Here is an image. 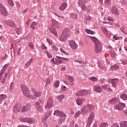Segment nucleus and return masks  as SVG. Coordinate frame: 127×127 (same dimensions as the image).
Returning <instances> with one entry per match:
<instances>
[{"mask_svg": "<svg viewBox=\"0 0 127 127\" xmlns=\"http://www.w3.org/2000/svg\"><path fill=\"white\" fill-rule=\"evenodd\" d=\"M28 46L31 49H33L34 48V45L33 44V43L32 42H29L28 43Z\"/></svg>", "mask_w": 127, "mask_h": 127, "instance_id": "obj_52", "label": "nucleus"}, {"mask_svg": "<svg viewBox=\"0 0 127 127\" xmlns=\"http://www.w3.org/2000/svg\"><path fill=\"white\" fill-rule=\"evenodd\" d=\"M5 23L6 24L9 25L12 28H14L15 26V24L12 21H6Z\"/></svg>", "mask_w": 127, "mask_h": 127, "instance_id": "obj_22", "label": "nucleus"}, {"mask_svg": "<svg viewBox=\"0 0 127 127\" xmlns=\"http://www.w3.org/2000/svg\"><path fill=\"white\" fill-rule=\"evenodd\" d=\"M47 42L48 43H49V44L52 45L53 43L49 38H47Z\"/></svg>", "mask_w": 127, "mask_h": 127, "instance_id": "obj_59", "label": "nucleus"}, {"mask_svg": "<svg viewBox=\"0 0 127 127\" xmlns=\"http://www.w3.org/2000/svg\"><path fill=\"white\" fill-rule=\"evenodd\" d=\"M95 106L88 104H86V105H85V107H84L83 108H82L81 109V112L85 114V113H87V112H89L90 111H92V110H95Z\"/></svg>", "mask_w": 127, "mask_h": 127, "instance_id": "obj_6", "label": "nucleus"}, {"mask_svg": "<svg viewBox=\"0 0 127 127\" xmlns=\"http://www.w3.org/2000/svg\"><path fill=\"white\" fill-rule=\"evenodd\" d=\"M16 31L17 32V34L18 35L19 33L21 31L20 28H16Z\"/></svg>", "mask_w": 127, "mask_h": 127, "instance_id": "obj_61", "label": "nucleus"}, {"mask_svg": "<svg viewBox=\"0 0 127 127\" xmlns=\"http://www.w3.org/2000/svg\"><path fill=\"white\" fill-rule=\"evenodd\" d=\"M56 62L58 63V64H55L57 65H59L63 63V60H62V58L59 57H56Z\"/></svg>", "mask_w": 127, "mask_h": 127, "instance_id": "obj_24", "label": "nucleus"}, {"mask_svg": "<svg viewBox=\"0 0 127 127\" xmlns=\"http://www.w3.org/2000/svg\"><path fill=\"white\" fill-rule=\"evenodd\" d=\"M49 30L50 32L51 33L53 34L55 36L58 37V33L57 32L56 28H55L51 26V27H49Z\"/></svg>", "mask_w": 127, "mask_h": 127, "instance_id": "obj_15", "label": "nucleus"}, {"mask_svg": "<svg viewBox=\"0 0 127 127\" xmlns=\"http://www.w3.org/2000/svg\"><path fill=\"white\" fill-rule=\"evenodd\" d=\"M113 39L116 40H120V39H122V37H118L116 35H114L113 36Z\"/></svg>", "mask_w": 127, "mask_h": 127, "instance_id": "obj_49", "label": "nucleus"}, {"mask_svg": "<svg viewBox=\"0 0 127 127\" xmlns=\"http://www.w3.org/2000/svg\"><path fill=\"white\" fill-rule=\"evenodd\" d=\"M119 68V67L118 65H114L111 67L110 70L111 71H115L116 70L118 69Z\"/></svg>", "mask_w": 127, "mask_h": 127, "instance_id": "obj_31", "label": "nucleus"}, {"mask_svg": "<svg viewBox=\"0 0 127 127\" xmlns=\"http://www.w3.org/2000/svg\"><path fill=\"white\" fill-rule=\"evenodd\" d=\"M108 81L109 83L102 86L103 89H104V90H107V91H110V92H113V90L111 87L112 86L113 87H116V83L119 82V79L117 78H110L108 80Z\"/></svg>", "mask_w": 127, "mask_h": 127, "instance_id": "obj_1", "label": "nucleus"}, {"mask_svg": "<svg viewBox=\"0 0 127 127\" xmlns=\"http://www.w3.org/2000/svg\"><path fill=\"white\" fill-rule=\"evenodd\" d=\"M21 109V107L19 104H16L14 106L13 111L15 113H17L18 112H22Z\"/></svg>", "mask_w": 127, "mask_h": 127, "instance_id": "obj_17", "label": "nucleus"}, {"mask_svg": "<svg viewBox=\"0 0 127 127\" xmlns=\"http://www.w3.org/2000/svg\"><path fill=\"white\" fill-rule=\"evenodd\" d=\"M109 53L111 57L112 58H114L116 56L115 52H114V51H113L112 50H111V51H110Z\"/></svg>", "mask_w": 127, "mask_h": 127, "instance_id": "obj_33", "label": "nucleus"}, {"mask_svg": "<svg viewBox=\"0 0 127 127\" xmlns=\"http://www.w3.org/2000/svg\"><path fill=\"white\" fill-rule=\"evenodd\" d=\"M120 64H123V65H126L127 64V60H123L122 61H121V63H120Z\"/></svg>", "mask_w": 127, "mask_h": 127, "instance_id": "obj_54", "label": "nucleus"}, {"mask_svg": "<svg viewBox=\"0 0 127 127\" xmlns=\"http://www.w3.org/2000/svg\"><path fill=\"white\" fill-rule=\"evenodd\" d=\"M101 29L102 31L104 33V34L105 35H107L108 31H107V28H106V27H105L104 26H102L101 27Z\"/></svg>", "mask_w": 127, "mask_h": 127, "instance_id": "obj_32", "label": "nucleus"}, {"mask_svg": "<svg viewBox=\"0 0 127 127\" xmlns=\"http://www.w3.org/2000/svg\"><path fill=\"white\" fill-rule=\"evenodd\" d=\"M71 34V31L69 29L66 28L63 31V33L60 37V40L61 42H65L68 37L70 36Z\"/></svg>", "mask_w": 127, "mask_h": 127, "instance_id": "obj_4", "label": "nucleus"}, {"mask_svg": "<svg viewBox=\"0 0 127 127\" xmlns=\"http://www.w3.org/2000/svg\"><path fill=\"white\" fill-rule=\"evenodd\" d=\"M89 79L92 81H94V82H96L98 80V79L95 77H91Z\"/></svg>", "mask_w": 127, "mask_h": 127, "instance_id": "obj_50", "label": "nucleus"}, {"mask_svg": "<svg viewBox=\"0 0 127 127\" xmlns=\"http://www.w3.org/2000/svg\"><path fill=\"white\" fill-rule=\"evenodd\" d=\"M74 124H75L74 121H72L70 122V126H69V127H73V126H74Z\"/></svg>", "mask_w": 127, "mask_h": 127, "instance_id": "obj_60", "label": "nucleus"}, {"mask_svg": "<svg viewBox=\"0 0 127 127\" xmlns=\"http://www.w3.org/2000/svg\"><path fill=\"white\" fill-rule=\"evenodd\" d=\"M60 118L59 119V125H62V123L65 120V118H66V117H60Z\"/></svg>", "mask_w": 127, "mask_h": 127, "instance_id": "obj_30", "label": "nucleus"}, {"mask_svg": "<svg viewBox=\"0 0 127 127\" xmlns=\"http://www.w3.org/2000/svg\"><path fill=\"white\" fill-rule=\"evenodd\" d=\"M0 12L1 14L3 15V16H7V15H8V12H7L6 8H5L4 6L0 8Z\"/></svg>", "mask_w": 127, "mask_h": 127, "instance_id": "obj_14", "label": "nucleus"}, {"mask_svg": "<svg viewBox=\"0 0 127 127\" xmlns=\"http://www.w3.org/2000/svg\"><path fill=\"white\" fill-rule=\"evenodd\" d=\"M6 99V95L4 94H1L0 96V103L2 99Z\"/></svg>", "mask_w": 127, "mask_h": 127, "instance_id": "obj_40", "label": "nucleus"}, {"mask_svg": "<svg viewBox=\"0 0 127 127\" xmlns=\"http://www.w3.org/2000/svg\"><path fill=\"white\" fill-rule=\"evenodd\" d=\"M31 108V104L30 103H28L26 106L23 107L21 108V112H25L26 111H29Z\"/></svg>", "mask_w": 127, "mask_h": 127, "instance_id": "obj_16", "label": "nucleus"}, {"mask_svg": "<svg viewBox=\"0 0 127 127\" xmlns=\"http://www.w3.org/2000/svg\"><path fill=\"white\" fill-rule=\"evenodd\" d=\"M85 31L86 32V33L88 34H90L91 35H93L94 34V31H92L90 29H86Z\"/></svg>", "mask_w": 127, "mask_h": 127, "instance_id": "obj_41", "label": "nucleus"}, {"mask_svg": "<svg viewBox=\"0 0 127 127\" xmlns=\"http://www.w3.org/2000/svg\"><path fill=\"white\" fill-rule=\"evenodd\" d=\"M76 96L77 97L83 96V94H82V90H80V91H79L78 92H77L76 93Z\"/></svg>", "mask_w": 127, "mask_h": 127, "instance_id": "obj_38", "label": "nucleus"}, {"mask_svg": "<svg viewBox=\"0 0 127 127\" xmlns=\"http://www.w3.org/2000/svg\"><path fill=\"white\" fill-rule=\"evenodd\" d=\"M14 88V84L13 83H11L10 85V90L11 92H12V90Z\"/></svg>", "mask_w": 127, "mask_h": 127, "instance_id": "obj_56", "label": "nucleus"}, {"mask_svg": "<svg viewBox=\"0 0 127 127\" xmlns=\"http://www.w3.org/2000/svg\"><path fill=\"white\" fill-rule=\"evenodd\" d=\"M113 127H119V124H117V123H115L114 125H112Z\"/></svg>", "mask_w": 127, "mask_h": 127, "instance_id": "obj_64", "label": "nucleus"}, {"mask_svg": "<svg viewBox=\"0 0 127 127\" xmlns=\"http://www.w3.org/2000/svg\"><path fill=\"white\" fill-rule=\"evenodd\" d=\"M120 127H127V122L122 121L120 122Z\"/></svg>", "mask_w": 127, "mask_h": 127, "instance_id": "obj_29", "label": "nucleus"}, {"mask_svg": "<svg viewBox=\"0 0 127 127\" xmlns=\"http://www.w3.org/2000/svg\"><path fill=\"white\" fill-rule=\"evenodd\" d=\"M53 106V102L52 98L51 97H49V99H48V103H47V105L45 106V109L49 110L52 108Z\"/></svg>", "mask_w": 127, "mask_h": 127, "instance_id": "obj_9", "label": "nucleus"}, {"mask_svg": "<svg viewBox=\"0 0 127 127\" xmlns=\"http://www.w3.org/2000/svg\"><path fill=\"white\" fill-rule=\"evenodd\" d=\"M126 107V105L123 103H118L117 105L114 106V108L116 110H117L119 111H122L124 110V108Z\"/></svg>", "mask_w": 127, "mask_h": 127, "instance_id": "obj_11", "label": "nucleus"}, {"mask_svg": "<svg viewBox=\"0 0 127 127\" xmlns=\"http://www.w3.org/2000/svg\"><path fill=\"white\" fill-rule=\"evenodd\" d=\"M111 12L113 14H116L118 15L119 14V12L118 11L117 8L116 6H113L112 10H111Z\"/></svg>", "mask_w": 127, "mask_h": 127, "instance_id": "obj_21", "label": "nucleus"}, {"mask_svg": "<svg viewBox=\"0 0 127 127\" xmlns=\"http://www.w3.org/2000/svg\"><path fill=\"white\" fill-rule=\"evenodd\" d=\"M21 88L25 97L29 98L30 100H32V98H33L32 90L30 91L28 87L24 84H22L21 85Z\"/></svg>", "mask_w": 127, "mask_h": 127, "instance_id": "obj_2", "label": "nucleus"}, {"mask_svg": "<svg viewBox=\"0 0 127 127\" xmlns=\"http://www.w3.org/2000/svg\"><path fill=\"white\" fill-rule=\"evenodd\" d=\"M67 6V3L66 2L63 3L60 7L61 10H64Z\"/></svg>", "mask_w": 127, "mask_h": 127, "instance_id": "obj_27", "label": "nucleus"}, {"mask_svg": "<svg viewBox=\"0 0 127 127\" xmlns=\"http://www.w3.org/2000/svg\"><path fill=\"white\" fill-rule=\"evenodd\" d=\"M60 51L64 54H67V52L65 51V50H64V49H63L62 48H60Z\"/></svg>", "mask_w": 127, "mask_h": 127, "instance_id": "obj_58", "label": "nucleus"}, {"mask_svg": "<svg viewBox=\"0 0 127 127\" xmlns=\"http://www.w3.org/2000/svg\"><path fill=\"white\" fill-rule=\"evenodd\" d=\"M37 25V23H36V22L34 21L33 22L32 24L31 25V28H32L33 30L35 29V26Z\"/></svg>", "mask_w": 127, "mask_h": 127, "instance_id": "obj_43", "label": "nucleus"}, {"mask_svg": "<svg viewBox=\"0 0 127 127\" xmlns=\"http://www.w3.org/2000/svg\"><path fill=\"white\" fill-rule=\"evenodd\" d=\"M103 87L102 86H100L99 85H95L94 87V90L96 92H97L98 93H100V92H102L103 91Z\"/></svg>", "mask_w": 127, "mask_h": 127, "instance_id": "obj_20", "label": "nucleus"}, {"mask_svg": "<svg viewBox=\"0 0 127 127\" xmlns=\"http://www.w3.org/2000/svg\"><path fill=\"white\" fill-rule=\"evenodd\" d=\"M68 82L69 83V85L72 86L74 84V77L73 76H69L68 77Z\"/></svg>", "mask_w": 127, "mask_h": 127, "instance_id": "obj_25", "label": "nucleus"}, {"mask_svg": "<svg viewBox=\"0 0 127 127\" xmlns=\"http://www.w3.org/2000/svg\"><path fill=\"white\" fill-rule=\"evenodd\" d=\"M94 118H95V113L93 112H91L90 113V114L89 115V117L87 120V123L86 125V127H90V126L91 124V123L94 120Z\"/></svg>", "mask_w": 127, "mask_h": 127, "instance_id": "obj_7", "label": "nucleus"}, {"mask_svg": "<svg viewBox=\"0 0 127 127\" xmlns=\"http://www.w3.org/2000/svg\"><path fill=\"white\" fill-rule=\"evenodd\" d=\"M111 1V0H105V3H106V4H108L110 3Z\"/></svg>", "mask_w": 127, "mask_h": 127, "instance_id": "obj_63", "label": "nucleus"}, {"mask_svg": "<svg viewBox=\"0 0 127 127\" xmlns=\"http://www.w3.org/2000/svg\"><path fill=\"white\" fill-rule=\"evenodd\" d=\"M50 62L54 64H58V63L57 62H56V60H55V61L54 58H53L52 59H51V60H50Z\"/></svg>", "mask_w": 127, "mask_h": 127, "instance_id": "obj_53", "label": "nucleus"}, {"mask_svg": "<svg viewBox=\"0 0 127 127\" xmlns=\"http://www.w3.org/2000/svg\"><path fill=\"white\" fill-rule=\"evenodd\" d=\"M51 84V80L50 78H47L46 82V87L48 86V85H50Z\"/></svg>", "mask_w": 127, "mask_h": 127, "instance_id": "obj_47", "label": "nucleus"}, {"mask_svg": "<svg viewBox=\"0 0 127 127\" xmlns=\"http://www.w3.org/2000/svg\"><path fill=\"white\" fill-rule=\"evenodd\" d=\"M8 2V4L10 6H13L14 3L12 0H7Z\"/></svg>", "mask_w": 127, "mask_h": 127, "instance_id": "obj_44", "label": "nucleus"}, {"mask_svg": "<svg viewBox=\"0 0 127 127\" xmlns=\"http://www.w3.org/2000/svg\"><path fill=\"white\" fill-rule=\"evenodd\" d=\"M32 91V100H35L38 97H40L41 96V93L40 91H36L35 89L32 88L31 89Z\"/></svg>", "mask_w": 127, "mask_h": 127, "instance_id": "obj_8", "label": "nucleus"}, {"mask_svg": "<svg viewBox=\"0 0 127 127\" xmlns=\"http://www.w3.org/2000/svg\"><path fill=\"white\" fill-rule=\"evenodd\" d=\"M85 19L88 21H90L91 20L92 18L90 16H85L84 17Z\"/></svg>", "mask_w": 127, "mask_h": 127, "instance_id": "obj_51", "label": "nucleus"}, {"mask_svg": "<svg viewBox=\"0 0 127 127\" xmlns=\"http://www.w3.org/2000/svg\"><path fill=\"white\" fill-rule=\"evenodd\" d=\"M42 49L43 50H46L47 49V47L44 45V44H42Z\"/></svg>", "mask_w": 127, "mask_h": 127, "instance_id": "obj_62", "label": "nucleus"}, {"mask_svg": "<svg viewBox=\"0 0 127 127\" xmlns=\"http://www.w3.org/2000/svg\"><path fill=\"white\" fill-rule=\"evenodd\" d=\"M88 2H88V0H79L78 4L82 6L83 5H85Z\"/></svg>", "mask_w": 127, "mask_h": 127, "instance_id": "obj_23", "label": "nucleus"}, {"mask_svg": "<svg viewBox=\"0 0 127 127\" xmlns=\"http://www.w3.org/2000/svg\"><path fill=\"white\" fill-rule=\"evenodd\" d=\"M120 98L124 101H126L127 100V95L125 94H122L120 96Z\"/></svg>", "mask_w": 127, "mask_h": 127, "instance_id": "obj_34", "label": "nucleus"}, {"mask_svg": "<svg viewBox=\"0 0 127 127\" xmlns=\"http://www.w3.org/2000/svg\"><path fill=\"white\" fill-rule=\"evenodd\" d=\"M65 98L64 95H60L57 96V99L60 102H63V99Z\"/></svg>", "mask_w": 127, "mask_h": 127, "instance_id": "obj_26", "label": "nucleus"}, {"mask_svg": "<svg viewBox=\"0 0 127 127\" xmlns=\"http://www.w3.org/2000/svg\"><path fill=\"white\" fill-rule=\"evenodd\" d=\"M54 116H59L60 117H66V115H65L63 112L59 110H55L53 114Z\"/></svg>", "mask_w": 127, "mask_h": 127, "instance_id": "obj_13", "label": "nucleus"}, {"mask_svg": "<svg viewBox=\"0 0 127 127\" xmlns=\"http://www.w3.org/2000/svg\"><path fill=\"white\" fill-rule=\"evenodd\" d=\"M117 100H118V99H117L116 98H113L109 101V103L111 104L114 103L116 102L117 101Z\"/></svg>", "mask_w": 127, "mask_h": 127, "instance_id": "obj_42", "label": "nucleus"}, {"mask_svg": "<svg viewBox=\"0 0 127 127\" xmlns=\"http://www.w3.org/2000/svg\"><path fill=\"white\" fill-rule=\"evenodd\" d=\"M43 105V100L42 98H39L35 103V106L37 111L42 113L44 111V108L42 106Z\"/></svg>", "mask_w": 127, "mask_h": 127, "instance_id": "obj_5", "label": "nucleus"}, {"mask_svg": "<svg viewBox=\"0 0 127 127\" xmlns=\"http://www.w3.org/2000/svg\"><path fill=\"white\" fill-rule=\"evenodd\" d=\"M82 113V110L81 111H78L74 115L75 118H78L80 116V115Z\"/></svg>", "mask_w": 127, "mask_h": 127, "instance_id": "obj_39", "label": "nucleus"}, {"mask_svg": "<svg viewBox=\"0 0 127 127\" xmlns=\"http://www.w3.org/2000/svg\"><path fill=\"white\" fill-rule=\"evenodd\" d=\"M69 45L70 47L72 50H76L78 48V45L76 43V42L74 40L70 41L69 42Z\"/></svg>", "mask_w": 127, "mask_h": 127, "instance_id": "obj_12", "label": "nucleus"}, {"mask_svg": "<svg viewBox=\"0 0 127 127\" xmlns=\"http://www.w3.org/2000/svg\"><path fill=\"white\" fill-rule=\"evenodd\" d=\"M52 49L55 51H58V48L56 47L55 45H53L52 46Z\"/></svg>", "mask_w": 127, "mask_h": 127, "instance_id": "obj_55", "label": "nucleus"}, {"mask_svg": "<svg viewBox=\"0 0 127 127\" xmlns=\"http://www.w3.org/2000/svg\"><path fill=\"white\" fill-rule=\"evenodd\" d=\"M70 17L73 20H75L77 18V14L76 13H72L70 14Z\"/></svg>", "mask_w": 127, "mask_h": 127, "instance_id": "obj_28", "label": "nucleus"}, {"mask_svg": "<svg viewBox=\"0 0 127 127\" xmlns=\"http://www.w3.org/2000/svg\"><path fill=\"white\" fill-rule=\"evenodd\" d=\"M85 102V99L78 98L76 99V104L78 106H81Z\"/></svg>", "mask_w": 127, "mask_h": 127, "instance_id": "obj_19", "label": "nucleus"}, {"mask_svg": "<svg viewBox=\"0 0 127 127\" xmlns=\"http://www.w3.org/2000/svg\"><path fill=\"white\" fill-rule=\"evenodd\" d=\"M120 30H121V32H122L123 33H124V34L127 35V32H126L125 31V27H121V28H120Z\"/></svg>", "mask_w": 127, "mask_h": 127, "instance_id": "obj_45", "label": "nucleus"}, {"mask_svg": "<svg viewBox=\"0 0 127 127\" xmlns=\"http://www.w3.org/2000/svg\"><path fill=\"white\" fill-rule=\"evenodd\" d=\"M51 114H52V112H51L50 111H49L47 112V113H46V115H45V116L48 118L49 116L51 115Z\"/></svg>", "mask_w": 127, "mask_h": 127, "instance_id": "obj_48", "label": "nucleus"}, {"mask_svg": "<svg viewBox=\"0 0 127 127\" xmlns=\"http://www.w3.org/2000/svg\"><path fill=\"white\" fill-rule=\"evenodd\" d=\"M48 118L45 115L42 118V122L45 123Z\"/></svg>", "mask_w": 127, "mask_h": 127, "instance_id": "obj_46", "label": "nucleus"}, {"mask_svg": "<svg viewBox=\"0 0 127 127\" xmlns=\"http://www.w3.org/2000/svg\"><path fill=\"white\" fill-rule=\"evenodd\" d=\"M91 39L92 41L95 44V52L96 53L98 54L102 51V44L95 37H92Z\"/></svg>", "mask_w": 127, "mask_h": 127, "instance_id": "obj_3", "label": "nucleus"}, {"mask_svg": "<svg viewBox=\"0 0 127 127\" xmlns=\"http://www.w3.org/2000/svg\"><path fill=\"white\" fill-rule=\"evenodd\" d=\"M82 96H86L88 95V90H82Z\"/></svg>", "mask_w": 127, "mask_h": 127, "instance_id": "obj_36", "label": "nucleus"}, {"mask_svg": "<svg viewBox=\"0 0 127 127\" xmlns=\"http://www.w3.org/2000/svg\"><path fill=\"white\" fill-rule=\"evenodd\" d=\"M107 126V124L106 123H101V124H100V126L99 127H106Z\"/></svg>", "mask_w": 127, "mask_h": 127, "instance_id": "obj_57", "label": "nucleus"}, {"mask_svg": "<svg viewBox=\"0 0 127 127\" xmlns=\"http://www.w3.org/2000/svg\"><path fill=\"white\" fill-rule=\"evenodd\" d=\"M33 59H30V60L29 61L25 64L26 67H29V66L31 65V63L33 62Z\"/></svg>", "mask_w": 127, "mask_h": 127, "instance_id": "obj_35", "label": "nucleus"}, {"mask_svg": "<svg viewBox=\"0 0 127 127\" xmlns=\"http://www.w3.org/2000/svg\"><path fill=\"white\" fill-rule=\"evenodd\" d=\"M20 121L22 122L28 123L29 124H31L33 122V119H32L31 118H21L20 119Z\"/></svg>", "mask_w": 127, "mask_h": 127, "instance_id": "obj_18", "label": "nucleus"}, {"mask_svg": "<svg viewBox=\"0 0 127 127\" xmlns=\"http://www.w3.org/2000/svg\"><path fill=\"white\" fill-rule=\"evenodd\" d=\"M90 4L89 2L86 4L82 5L81 6V9L83 11H86L87 12H90Z\"/></svg>", "mask_w": 127, "mask_h": 127, "instance_id": "obj_10", "label": "nucleus"}, {"mask_svg": "<svg viewBox=\"0 0 127 127\" xmlns=\"http://www.w3.org/2000/svg\"><path fill=\"white\" fill-rule=\"evenodd\" d=\"M60 81L59 80L56 81L54 83V87H55V88H58L60 86Z\"/></svg>", "mask_w": 127, "mask_h": 127, "instance_id": "obj_37", "label": "nucleus"}]
</instances>
